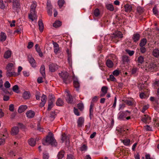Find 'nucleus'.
<instances>
[{"label": "nucleus", "mask_w": 159, "mask_h": 159, "mask_svg": "<svg viewBox=\"0 0 159 159\" xmlns=\"http://www.w3.org/2000/svg\"><path fill=\"white\" fill-rule=\"evenodd\" d=\"M43 144L44 145H47L49 144L54 146H56L57 143L53 137V134L49 133L44 141H43Z\"/></svg>", "instance_id": "nucleus-1"}, {"label": "nucleus", "mask_w": 159, "mask_h": 159, "mask_svg": "<svg viewBox=\"0 0 159 159\" xmlns=\"http://www.w3.org/2000/svg\"><path fill=\"white\" fill-rule=\"evenodd\" d=\"M15 64L12 63H9L7 66L6 75L7 77L12 76H17V74L14 71V69Z\"/></svg>", "instance_id": "nucleus-2"}, {"label": "nucleus", "mask_w": 159, "mask_h": 159, "mask_svg": "<svg viewBox=\"0 0 159 159\" xmlns=\"http://www.w3.org/2000/svg\"><path fill=\"white\" fill-rule=\"evenodd\" d=\"M36 6V3L35 2H33L31 6L30 13L29 15V18L32 21L36 20L37 18V16L35 11Z\"/></svg>", "instance_id": "nucleus-3"}, {"label": "nucleus", "mask_w": 159, "mask_h": 159, "mask_svg": "<svg viewBox=\"0 0 159 159\" xmlns=\"http://www.w3.org/2000/svg\"><path fill=\"white\" fill-rule=\"evenodd\" d=\"M59 75L63 79L64 82L66 84H68L70 82V80L68 79L69 76L68 73L66 71H63L59 73Z\"/></svg>", "instance_id": "nucleus-4"}, {"label": "nucleus", "mask_w": 159, "mask_h": 159, "mask_svg": "<svg viewBox=\"0 0 159 159\" xmlns=\"http://www.w3.org/2000/svg\"><path fill=\"white\" fill-rule=\"evenodd\" d=\"M73 84L75 88L76 89V90L78 91L80 86V82L79 81L77 77L75 76L74 73L73 75Z\"/></svg>", "instance_id": "nucleus-5"}, {"label": "nucleus", "mask_w": 159, "mask_h": 159, "mask_svg": "<svg viewBox=\"0 0 159 159\" xmlns=\"http://www.w3.org/2000/svg\"><path fill=\"white\" fill-rule=\"evenodd\" d=\"M130 112L127 110L123 112H120L118 114V118L121 120H124L127 116H129Z\"/></svg>", "instance_id": "nucleus-6"}, {"label": "nucleus", "mask_w": 159, "mask_h": 159, "mask_svg": "<svg viewBox=\"0 0 159 159\" xmlns=\"http://www.w3.org/2000/svg\"><path fill=\"white\" fill-rule=\"evenodd\" d=\"M12 3V8L15 11H17L20 8V4L18 0H15Z\"/></svg>", "instance_id": "nucleus-7"}, {"label": "nucleus", "mask_w": 159, "mask_h": 159, "mask_svg": "<svg viewBox=\"0 0 159 159\" xmlns=\"http://www.w3.org/2000/svg\"><path fill=\"white\" fill-rule=\"evenodd\" d=\"M108 90V88L105 86H103L101 88L100 96V97H103L107 93Z\"/></svg>", "instance_id": "nucleus-8"}, {"label": "nucleus", "mask_w": 159, "mask_h": 159, "mask_svg": "<svg viewBox=\"0 0 159 159\" xmlns=\"http://www.w3.org/2000/svg\"><path fill=\"white\" fill-rule=\"evenodd\" d=\"M51 98H50V100L49 101L48 110H50L53 106V102L54 101V97L52 95L51 96Z\"/></svg>", "instance_id": "nucleus-9"}, {"label": "nucleus", "mask_w": 159, "mask_h": 159, "mask_svg": "<svg viewBox=\"0 0 159 159\" xmlns=\"http://www.w3.org/2000/svg\"><path fill=\"white\" fill-rule=\"evenodd\" d=\"M65 93H66V101L68 103H72L73 101L72 96L69 94L68 91H67Z\"/></svg>", "instance_id": "nucleus-10"}, {"label": "nucleus", "mask_w": 159, "mask_h": 159, "mask_svg": "<svg viewBox=\"0 0 159 159\" xmlns=\"http://www.w3.org/2000/svg\"><path fill=\"white\" fill-rule=\"evenodd\" d=\"M58 68V66L56 64L52 63L49 65V70L51 72L55 71Z\"/></svg>", "instance_id": "nucleus-11"}, {"label": "nucleus", "mask_w": 159, "mask_h": 159, "mask_svg": "<svg viewBox=\"0 0 159 159\" xmlns=\"http://www.w3.org/2000/svg\"><path fill=\"white\" fill-rule=\"evenodd\" d=\"M41 102L40 104V106L41 107H43L47 101V97L44 94H43L41 97Z\"/></svg>", "instance_id": "nucleus-12"}, {"label": "nucleus", "mask_w": 159, "mask_h": 159, "mask_svg": "<svg viewBox=\"0 0 159 159\" xmlns=\"http://www.w3.org/2000/svg\"><path fill=\"white\" fill-rule=\"evenodd\" d=\"M53 45L54 51L55 53L57 55L59 51V48L57 43L56 42H53Z\"/></svg>", "instance_id": "nucleus-13"}, {"label": "nucleus", "mask_w": 159, "mask_h": 159, "mask_svg": "<svg viewBox=\"0 0 159 159\" xmlns=\"http://www.w3.org/2000/svg\"><path fill=\"white\" fill-rule=\"evenodd\" d=\"M84 118L81 117H79L77 121L78 126L79 127H81L84 125Z\"/></svg>", "instance_id": "nucleus-14"}, {"label": "nucleus", "mask_w": 159, "mask_h": 159, "mask_svg": "<svg viewBox=\"0 0 159 159\" xmlns=\"http://www.w3.org/2000/svg\"><path fill=\"white\" fill-rule=\"evenodd\" d=\"M123 37V35L122 33L119 31H116L114 33L112 38H121Z\"/></svg>", "instance_id": "nucleus-15"}, {"label": "nucleus", "mask_w": 159, "mask_h": 159, "mask_svg": "<svg viewBox=\"0 0 159 159\" xmlns=\"http://www.w3.org/2000/svg\"><path fill=\"white\" fill-rule=\"evenodd\" d=\"M19 132V129L18 127L17 126H14L12 128L11 133L12 135H15L17 134Z\"/></svg>", "instance_id": "nucleus-16"}, {"label": "nucleus", "mask_w": 159, "mask_h": 159, "mask_svg": "<svg viewBox=\"0 0 159 159\" xmlns=\"http://www.w3.org/2000/svg\"><path fill=\"white\" fill-rule=\"evenodd\" d=\"M26 115L27 117L29 118H33L35 115V112L34 111L30 110L27 112Z\"/></svg>", "instance_id": "nucleus-17"}, {"label": "nucleus", "mask_w": 159, "mask_h": 159, "mask_svg": "<svg viewBox=\"0 0 159 159\" xmlns=\"http://www.w3.org/2000/svg\"><path fill=\"white\" fill-rule=\"evenodd\" d=\"M7 36L4 32H1L0 34V41L3 42L5 41Z\"/></svg>", "instance_id": "nucleus-18"}, {"label": "nucleus", "mask_w": 159, "mask_h": 159, "mask_svg": "<svg viewBox=\"0 0 159 159\" xmlns=\"http://www.w3.org/2000/svg\"><path fill=\"white\" fill-rule=\"evenodd\" d=\"M27 108L26 105H22L20 106L18 109V112L20 113H21L24 111Z\"/></svg>", "instance_id": "nucleus-19"}, {"label": "nucleus", "mask_w": 159, "mask_h": 159, "mask_svg": "<svg viewBox=\"0 0 159 159\" xmlns=\"http://www.w3.org/2000/svg\"><path fill=\"white\" fill-rule=\"evenodd\" d=\"M11 51L10 50H8L5 52L4 55V57L5 58L7 59L11 57Z\"/></svg>", "instance_id": "nucleus-20"}, {"label": "nucleus", "mask_w": 159, "mask_h": 159, "mask_svg": "<svg viewBox=\"0 0 159 159\" xmlns=\"http://www.w3.org/2000/svg\"><path fill=\"white\" fill-rule=\"evenodd\" d=\"M38 25L39 26V29L41 32L43 31L44 28L43 24L41 20H39L38 21Z\"/></svg>", "instance_id": "nucleus-21"}, {"label": "nucleus", "mask_w": 159, "mask_h": 159, "mask_svg": "<svg viewBox=\"0 0 159 159\" xmlns=\"http://www.w3.org/2000/svg\"><path fill=\"white\" fill-rule=\"evenodd\" d=\"M29 61L32 67H35L36 66V63L35 60L32 57H29Z\"/></svg>", "instance_id": "nucleus-22"}, {"label": "nucleus", "mask_w": 159, "mask_h": 159, "mask_svg": "<svg viewBox=\"0 0 159 159\" xmlns=\"http://www.w3.org/2000/svg\"><path fill=\"white\" fill-rule=\"evenodd\" d=\"M125 11L126 12H130L132 9V6L129 4H126L125 5Z\"/></svg>", "instance_id": "nucleus-23"}, {"label": "nucleus", "mask_w": 159, "mask_h": 159, "mask_svg": "<svg viewBox=\"0 0 159 159\" xmlns=\"http://www.w3.org/2000/svg\"><path fill=\"white\" fill-rule=\"evenodd\" d=\"M40 72L43 78L45 77V68L44 65H42L40 68Z\"/></svg>", "instance_id": "nucleus-24"}, {"label": "nucleus", "mask_w": 159, "mask_h": 159, "mask_svg": "<svg viewBox=\"0 0 159 159\" xmlns=\"http://www.w3.org/2000/svg\"><path fill=\"white\" fill-rule=\"evenodd\" d=\"M30 93L29 92L25 91L24 92L23 94V98L25 99H28L30 97Z\"/></svg>", "instance_id": "nucleus-25"}, {"label": "nucleus", "mask_w": 159, "mask_h": 159, "mask_svg": "<svg viewBox=\"0 0 159 159\" xmlns=\"http://www.w3.org/2000/svg\"><path fill=\"white\" fill-rule=\"evenodd\" d=\"M35 49L36 51L38 53L40 57H42L43 56V53L41 51L40 48L38 46V44H36L35 46Z\"/></svg>", "instance_id": "nucleus-26"}, {"label": "nucleus", "mask_w": 159, "mask_h": 159, "mask_svg": "<svg viewBox=\"0 0 159 159\" xmlns=\"http://www.w3.org/2000/svg\"><path fill=\"white\" fill-rule=\"evenodd\" d=\"M150 118L148 116L145 115L142 119V120L144 122L147 123L149 121Z\"/></svg>", "instance_id": "nucleus-27"}, {"label": "nucleus", "mask_w": 159, "mask_h": 159, "mask_svg": "<svg viewBox=\"0 0 159 159\" xmlns=\"http://www.w3.org/2000/svg\"><path fill=\"white\" fill-rule=\"evenodd\" d=\"M61 139L62 142L66 141L67 142V141H69V137L66 136L65 134H64L61 136Z\"/></svg>", "instance_id": "nucleus-28"}, {"label": "nucleus", "mask_w": 159, "mask_h": 159, "mask_svg": "<svg viewBox=\"0 0 159 159\" xmlns=\"http://www.w3.org/2000/svg\"><path fill=\"white\" fill-rule=\"evenodd\" d=\"M140 38V35L139 34L136 33L133 35V39L134 42L138 41Z\"/></svg>", "instance_id": "nucleus-29"}, {"label": "nucleus", "mask_w": 159, "mask_h": 159, "mask_svg": "<svg viewBox=\"0 0 159 159\" xmlns=\"http://www.w3.org/2000/svg\"><path fill=\"white\" fill-rule=\"evenodd\" d=\"M29 144L32 146H34L35 144V141L33 138H31L28 141Z\"/></svg>", "instance_id": "nucleus-30"}, {"label": "nucleus", "mask_w": 159, "mask_h": 159, "mask_svg": "<svg viewBox=\"0 0 159 159\" xmlns=\"http://www.w3.org/2000/svg\"><path fill=\"white\" fill-rule=\"evenodd\" d=\"M61 22L59 20H56L53 24V26L55 28L60 26L61 25Z\"/></svg>", "instance_id": "nucleus-31"}, {"label": "nucleus", "mask_w": 159, "mask_h": 159, "mask_svg": "<svg viewBox=\"0 0 159 159\" xmlns=\"http://www.w3.org/2000/svg\"><path fill=\"white\" fill-rule=\"evenodd\" d=\"M153 55L156 57H157L159 56V50L157 49H155L153 51Z\"/></svg>", "instance_id": "nucleus-32"}, {"label": "nucleus", "mask_w": 159, "mask_h": 159, "mask_svg": "<svg viewBox=\"0 0 159 159\" xmlns=\"http://www.w3.org/2000/svg\"><path fill=\"white\" fill-rule=\"evenodd\" d=\"M107 66L109 68H111L113 67V64L112 62L110 60H108L106 61Z\"/></svg>", "instance_id": "nucleus-33"}, {"label": "nucleus", "mask_w": 159, "mask_h": 159, "mask_svg": "<svg viewBox=\"0 0 159 159\" xmlns=\"http://www.w3.org/2000/svg\"><path fill=\"white\" fill-rule=\"evenodd\" d=\"M63 102L60 98H59L56 102L57 105L58 106H62L63 105Z\"/></svg>", "instance_id": "nucleus-34"}, {"label": "nucleus", "mask_w": 159, "mask_h": 159, "mask_svg": "<svg viewBox=\"0 0 159 159\" xmlns=\"http://www.w3.org/2000/svg\"><path fill=\"white\" fill-rule=\"evenodd\" d=\"M64 152L63 151L59 152L57 155L58 159H61L64 156Z\"/></svg>", "instance_id": "nucleus-35"}, {"label": "nucleus", "mask_w": 159, "mask_h": 159, "mask_svg": "<svg viewBox=\"0 0 159 159\" xmlns=\"http://www.w3.org/2000/svg\"><path fill=\"white\" fill-rule=\"evenodd\" d=\"M147 40L145 39H142L140 43V46L141 47H143L146 43Z\"/></svg>", "instance_id": "nucleus-36"}, {"label": "nucleus", "mask_w": 159, "mask_h": 159, "mask_svg": "<svg viewBox=\"0 0 159 159\" xmlns=\"http://www.w3.org/2000/svg\"><path fill=\"white\" fill-rule=\"evenodd\" d=\"M12 90L13 91L16 93H19L20 92L19 90L18 86L16 85L13 86L12 88Z\"/></svg>", "instance_id": "nucleus-37"}, {"label": "nucleus", "mask_w": 159, "mask_h": 159, "mask_svg": "<svg viewBox=\"0 0 159 159\" xmlns=\"http://www.w3.org/2000/svg\"><path fill=\"white\" fill-rule=\"evenodd\" d=\"M93 105L92 103H91L89 108V116L90 118H91V116L93 115Z\"/></svg>", "instance_id": "nucleus-38"}, {"label": "nucleus", "mask_w": 159, "mask_h": 159, "mask_svg": "<svg viewBox=\"0 0 159 159\" xmlns=\"http://www.w3.org/2000/svg\"><path fill=\"white\" fill-rule=\"evenodd\" d=\"M106 6L107 8L110 11H113L114 10V7L111 4H107L106 5Z\"/></svg>", "instance_id": "nucleus-39"}, {"label": "nucleus", "mask_w": 159, "mask_h": 159, "mask_svg": "<svg viewBox=\"0 0 159 159\" xmlns=\"http://www.w3.org/2000/svg\"><path fill=\"white\" fill-rule=\"evenodd\" d=\"M122 142L125 145L128 146L129 145L130 140L129 139H125L124 140H123Z\"/></svg>", "instance_id": "nucleus-40"}, {"label": "nucleus", "mask_w": 159, "mask_h": 159, "mask_svg": "<svg viewBox=\"0 0 159 159\" xmlns=\"http://www.w3.org/2000/svg\"><path fill=\"white\" fill-rule=\"evenodd\" d=\"M124 101L125 103L129 106H131L133 104V101L125 100Z\"/></svg>", "instance_id": "nucleus-41"}, {"label": "nucleus", "mask_w": 159, "mask_h": 159, "mask_svg": "<svg viewBox=\"0 0 159 159\" xmlns=\"http://www.w3.org/2000/svg\"><path fill=\"white\" fill-rule=\"evenodd\" d=\"M138 60L139 63L142 64L144 61L143 57L142 56H139L138 58Z\"/></svg>", "instance_id": "nucleus-42"}, {"label": "nucleus", "mask_w": 159, "mask_h": 159, "mask_svg": "<svg viewBox=\"0 0 159 159\" xmlns=\"http://www.w3.org/2000/svg\"><path fill=\"white\" fill-rule=\"evenodd\" d=\"M58 3L59 7L61 8L63 6L64 3V0H59L58 1Z\"/></svg>", "instance_id": "nucleus-43"}, {"label": "nucleus", "mask_w": 159, "mask_h": 159, "mask_svg": "<svg viewBox=\"0 0 159 159\" xmlns=\"http://www.w3.org/2000/svg\"><path fill=\"white\" fill-rule=\"evenodd\" d=\"M94 14L95 16H98L100 14L99 11L98 9H96L94 11Z\"/></svg>", "instance_id": "nucleus-44"}, {"label": "nucleus", "mask_w": 159, "mask_h": 159, "mask_svg": "<svg viewBox=\"0 0 159 159\" xmlns=\"http://www.w3.org/2000/svg\"><path fill=\"white\" fill-rule=\"evenodd\" d=\"M5 87L7 88H9L11 86V84L8 81H6L4 84Z\"/></svg>", "instance_id": "nucleus-45"}, {"label": "nucleus", "mask_w": 159, "mask_h": 159, "mask_svg": "<svg viewBox=\"0 0 159 159\" xmlns=\"http://www.w3.org/2000/svg\"><path fill=\"white\" fill-rule=\"evenodd\" d=\"M126 51L130 56H132L134 53V51H131L129 50H126Z\"/></svg>", "instance_id": "nucleus-46"}, {"label": "nucleus", "mask_w": 159, "mask_h": 159, "mask_svg": "<svg viewBox=\"0 0 159 159\" xmlns=\"http://www.w3.org/2000/svg\"><path fill=\"white\" fill-rule=\"evenodd\" d=\"M5 4L2 0H0V8L3 9L5 7Z\"/></svg>", "instance_id": "nucleus-47"}, {"label": "nucleus", "mask_w": 159, "mask_h": 159, "mask_svg": "<svg viewBox=\"0 0 159 159\" xmlns=\"http://www.w3.org/2000/svg\"><path fill=\"white\" fill-rule=\"evenodd\" d=\"M3 83V82L2 79L1 78H0V88L4 92L5 89L4 88H2Z\"/></svg>", "instance_id": "nucleus-48"}, {"label": "nucleus", "mask_w": 159, "mask_h": 159, "mask_svg": "<svg viewBox=\"0 0 159 159\" xmlns=\"http://www.w3.org/2000/svg\"><path fill=\"white\" fill-rule=\"evenodd\" d=\"M123 60L124 62L128 63L129 61V59L128 57L127 56L124 57Z\"/></svg>", "instance_id": "nucleus-49"}, {"label": "nucleus", "mask_w": 159, "mask_h": 159, "mask_svg": "<svg viewBox=\"0 0 159 159\" xmlns=\"http://www.w3.org/2000/svg\"><path fill=\"white\" fill-rule=\"evenodd\" d=\"M119 74V71L118 70H115L113 72V75L114 76H117Z\"/></svg>", "instance_id": "nucleus-50"}, {"label": "nucleus", "mask_w": 159, "mask_h": 159, "mask_svg": "<svg viewBox=\"0 0 159 159\" xmlns=\"http://www.w3.org/2000/svg\"><path fill=\"white\" fill-rule=\"evenodd\" d=\"M138 69L136 68H134L131 70V73L132 74L134 75L137 72Z\"/></svg>", "instance_id": "nucleus-51"}, {"label": "nucleus", "mask_w": 159, "mask_h": 159, "mask_svg": "<svg viewBox=\"0 0 159 159\" xmlns=\"http://www.w3.org/2000/svg\"><path fill=\"white\" fill-rule=\"evenodd\" d=\"M153 12L154 14L156 15H158V11L156 7H154L153 9Z\"/></svg>", "instance_id": "nucleus-52"}, {"label": "nucleus", "mask_w": 159, "mask_h": 159, "mask_svg": "<svg viewBox=\"0 0 159 159\" xmlns=\"http://www.w3.org/2000/svg\"><path fill=\"white\" fill-rule=\"evenodd\" d=\"M77 106L78 108L81 110L84 108V105L82 103H79Z\"/></svg>", "instance_id": "nucleus-53"}, {"label": "nucleus", "mask_w": 159, "mask_h": 159, "mask_svg": "<svg viewBox=\"0 0 159 159\" xmlns=\"http://www.w3.org/2000/svg\"><path fill=\"white\" fill-rule=\"evenodd\" d=\"M125 107V105L124 104H121L119 105V110L123 109Z\"/></svg>", "instance_id": "nucleus-54"}, {"label": "nucleus", "mask_w": 159, "mask_h": 159, "mask_svg": "<svg viewBox=\"0 0 159 159\" xmlns=\"http://www.w3.org/2000/svg\"><path fill=\"white\" fill-rule=\"evenodd\" d=\"M74 112L75 115L77 116H80V113L78 111V110L77 109L74 108Z\"/></svg>", "instance_id": "nucleus-55"}, {"label": "nucleus", "mask_w": 159, "mask_h": 159, "mask_svg": "<svg viewBox=\"0 0 159 159\" xmlns=\"http://www.w3.org/2000/svg\"><path fill=\"white\" fill-rule=\"evenodd\" d=\"M145 129L147 131H152V128L149 125H146L144 127Z\"/></svg>", "instance_id": "nucleus-56"}, {"label": "nucleus", "mask_w": 159, "mask_h": 159, "mask_svg": "<svg viewBox=\"0 0 159 159\" xmlns=\"http://www.w3.org/2000/svg\"><path fill=\"white\" fill-rule=\"evenodd\" d=\"M49 156L47 153H44L43 154V159H48Z\"/></svg>", "instance_id": "nucleus-57"}, {"label": "nucleus", "mask_w": 159, "mask_h": 159, "mask_svg": "<svg viewBox=\"0 0 159 159\" xmlns=\"http://www.w3.org/2000/svg\"><path fill=\"white\" fill-rule=\"evenodd\" d=\"M14 105L12 104H11L9 106V110H10V111H14Z\"/></svg>", "instance_id": "nucleus-58"}, {"label": "nucleus", "mask_w": 159, "mask_h": 159, "mask_svg": "<svg viewBox=\"0 0 159 159\" xmlns=\"http://www.w3.org/2000/svg\"><path fill=\"white\" fill-rule=\"evenodd\" d=\"M5 140L4 139L0 138V145H2L4 144Z\"/></svg>", "instance_id": "nucleus-59"}, {"label": "nucleus", "mask_w": 159, "mask_h": 159, "mask_svg": "<svg viewBox=\"0 0 159 159\" xmlns=\"http://www.w3.org/2000/svg\"><path fill=\"white\" fill-rule=\"evenodd\" d=\"M87 149V147L85 145H83L80 148V150L82 151H85Z\"/></svg>", "instance_id": "nucleus-60"}, {"label": "nucleus", "mask_w": 159, "mask_h": 159, "mask_svg": "<svg viewBox=\"0 0 159 159\" xmlns=\"http://www.w3.org/2000/svg\"><path fill=\"white\" fill-rule=\"evenodd\" d=\"M33 43L32 42H29L27 46L28 48L29 49L31 48L32 47H33Z\"/></svg>", "instance_id": "nucleus-61"}, {"label": "nucleus", "mask_w": 159, "mask_h": 159, "mask_svg": "<svg viewBox=\"0 0 159 159\" xmlns=\"http://www.w3.org/2000/svg\"><path fill=\"white\" fill-rule=\"evenodd\" d=\"M47 9H52V6L51 4L48 2L47 3Z\"/></svg>", "instance_id": "nucleus-62"}, {"label": "nucleus", "mask_w": 159, "mask_h": 159, "mask_svg": "<svg viewBox=\"0 0 159 159\" xmlns=\"http://www.w3.org/2000/svg\"><path fill=\"white\" fill-rule=\"evenodd\" d=\"M110 79L112 81H115L116 80V78L114 77L113 75H111L110 76Z\"/></svg>", "instance_id": "nucleus-63"}, {"label": "nucleus", "mask_w": 159, "mask_h": 159, "mask_svg": "<svg viewBox=\"0 0 159 159\" xmlns=\"http://www.w3.org/2000/svg\"><path fill=\"white\" fill-rule=\"evenodd\" d=\"M148 105H146L144 106L143 108V109L142 110V112H144L146 110L148 107Z\"/></svg>", "instance_id": "nucleus-64"}]
</instances>
